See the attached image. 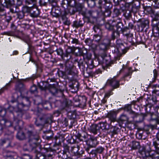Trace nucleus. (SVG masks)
<instances>
[{
	"label": "nucleus",
	"instance_id": "40",
	"mask_svg": "<svg viewBox=\"0 0 159 159\" xmlns=\"http://www.w3.org/2000/svg\"><path fill=\"white\" fill-rule=\"evenodd\" d=\"M4 157L5 159H15L13 156L10 153H7Z\"/></svg>",
	"mask_w": 159,
	"mask_h": 159
},
{
	"label": "nucleus",
	"instance_id": "14",
	"mask_svg": "<svg viewBox=\"0 0 159 159\" xmlns=\"http://www.w3.org/2000/svg\"><path fill=\"white\" fill-rule=\"evenodd\" d=\"M149 23V21L148 20L143 19L141 20L139 24L138 25V27L139 29H141V31H143L145 28L148 27Z\"/></svg>",
	"mask_w": 159,
	"mask_h": 159
},
{
	"label": "nucleus",
	"instance_id": "57",
	"mask_svg": "<svg viewBox=\"0 0 159 159\" xmlns=\"http://www.w3.org/2000/svg\"><path fill=\"white\" fill-rule=\"evenodd\" d=\"M107 98L104 97V98L101 100V103L103 104L106 103L107 102Z\"/></svg>",
	"mask_w": 159,
	"mask_h": 159
},
{
	"label": "nucleus",
	"instance_id": "50",
	"mask_svg": "<svg viewBox=\"0 0 159 159\" xmlns=\"http://www.w3.org/2000/svg\"><path fill=\"white\" fill-rule=\"evenodd\" d=\"M86 151L88 152V153H89V154H92V155H93V154L96 155V153H97L96 152V150H93L90 152H89V149H87Z\"/></svg>",
	"mask_w": 159,
	"mask_h": 159
},
{
	"label": "nucleus",
	"instance_id": "3",
	"mask_svg": "<svg viewBox=\"0 0 159 159\" xmlns=\"http://www.w3.org/2000/svg\"><path fill=\"white\" fill-rule=\"evenodd\" d=\"M123 71L126 72L121 79L118 80L117 79V76H115L113 78H110L107 80L105 84L104 87L107 86H109L112 88V89L114 90L115 89L119 88L120 86V82L122 80V79H124L125 77L129 76V78L131 77V75L133 71L131 67H124L120 70V72H122Z\"/></svg>",
	"mask_w": 159,
	"mask_h": 159
},
{
	"label": "nucleus",
	"instance_id": "48",
	"mask_svg": "<svg viewBox=\"0 0 159 159\" xmlns=\"http://www.w3.org/2000/svg\"><path fill=\"white\" fill-rule=\"evenodd\" d=\"M158 98H159L158 97H157V96H153L152 95V99L154 102V104H156L157 103V99Z\"/></svg>",
	"mask_w": 159,
	"mask_h": 159
},
{
	"label": "nucleus",
	"instance_id": "49",
	"mask_svg": "<svg viewBox=\"0 0 159 159\" xmlns=\"http://www.w3.org/2000/svg\"><path fill=\"white\" fill-rule=\"evenodd\" d=\"M90 130L91 131L93 134H95L97 133V130L95 127H94L93 126L91 127Z\"/></svg>",
	"mask_w": 159,
	"mask_h": 159
},
{
	"label": "nucleus",
	"instance_id": "46",
	"mask_svg": "<svg viewBox=\"0 0 159 159\" xmlns=\"http://www.w3.org/2000/svg\"><path fill=\"white\" fill-rule=\"evenodd\" d=\"M57 53L58 55L62 56L63 54V50L61 48H59L56 50Z\"/></svg>",
	"mask_w": 159,
	"mask_h": 159
},
{
	"label": "nucleus",
	"instance_id": "62",
	"mask_svg": "<svg viewBox=\"0 0 159 159\" xmlns=\"http://www.w3.org/2000/svg\"><path fill=\"white\" fill-rule=\"evenodd\" d=\"M35 125H36V126H39L41 125V124L38 123L37 120H36L35 122Z\"/></svg>",
	"mask_w": 159,
	"mask_h": 159
},
{
	"label": "nucleus",
	"instance_id": "52",
	"mask_svg": "<svg viewBox=\"0 0 159 159\" xmlns=\"http://www.w3.org/2000/svg\"><path fill=\"white\" fill-rule=\"evenodd\" d=\"M151 119L152 120H155L157 124H159V120L157 117H156L155 118H153L152 117Z\"/></svg>",
	"mask_w": 159,
	"mask_h": 159
},
{
	"label": "nucleus",
	"instance_id": "56",
	"mask_svg": "<svg viewBox=\"0 0 159 159\" xmlns=\"http://www.w3.org/2000/svg\"><path fill=\"white\" fill-rule=\"evenodd\" d=\"M85 42L86 44L89 45L90 42H91V40L90 39L88 38L85 40Z\"/></svg>",
	"mask_w": 159,
	"mask_h": 159
},
{
	"label": "nucleus",
	"instance_id": "23",
	"mask_svg": "<svg viewBox=\"0 0 159 159\" xmlns=\"http://www.w3.org/2000/svg\"><path fill=\"white\" fill-rule=\"evenodd\" d=\"M101 37L98 34L94 35L93 37V42H95L97 44H99L101 42Z\"/></svg>",
	"mask_w": 159,
	"mask_h": 159
},
{
	"label": "nucleus",
	"instance_id": "38",
	"mask_svg": "<svg viewBox=\"0 0 159 159\" xmlns=\"http://www.w3.org/2000/svg\"><path fill=\"white\" fill-rule=\"evenodd\" d=\"M17 18L19 19H22L24 17V13L22 11H20L17 13Z\"/></svg>",
	"mask_w": 159,
	"mask_h": 159
},
{
	"label": "nucleus",
	"instance_id": "59",
	"mask_svg": "<svg viewBox=\"0 0 159 159\" xmlns=\"http://www.w3.org/2000/svg\"><path fill=\"white\" fill-rule=\"evenodd\" d=\"M82 99L83 100V103L84 104L86 102V101H87L86 98L85 97V96H83L82 97Z\"/></svg>",
	"mask_w": 159,
	"mask_h": 159
},
{
	"label": "nucleus",
	"instance_id": "33",
	"mask_svg": "<svg viewBox=\"0 0 159 159\" xmlns=\"http://www.w3.org/2000/svg\"><path fill=\"white\" fill-rule=\"evenodd\" d=\"M152 21L154 22V21H156L158 20H159V13H155L154 12L153 13V16H152Z\"/></svg>",
	"mask_w": 159,
	"mask_h": 159
},
{
	"label": "nucleus",
	"instance_id": "34",
	"mask_svg": "<svg viewBox=\"0 0 159 159\" xmlns=\"http://www.w3.org/2000/svg\"><path fill=\"white\" fill-rule=\"evenodd\" d=\"M143 133L144 132L143 131H139L137 132L136 134V138L139 139H142Z\"/></svg>",
	"mask_w": 159,
	"mask_h": 159
},
{
	"label": "nucleus",
	"instance_id": "44",
	"mask_svg": "<svg viewBox=\"0 0 159 159\" xmlns=\"http://www.w3.org/2000/svg\"><path fill=\"white\" fill-rule=\"evenodd\" d=\"M99 47L101 49L105 50L107 48V44L105 43H102L99 45Z\"/></svg>",
	"mask_w": 159,
	"mask_h": 159
},
{
	"label": "nucleus",
	"instance_id": "37",
	"mask_svg": "<svg viewBox=\"0 0 159 159\" xmlns=\"http://www.w3.org/2000/svg\"><path fill=\"white\" fill-rule=\"evenodd\" d=\"M113 90L112 89L108 90L105 93L104 97L108 98L111 95L113 94V92H112Z\"/></svg>",
	"mask_w": 159,
	"mask_h": 159
},
{
	"label": "nucleus",
	"instance_id": "6",
	"mask_svg": "<svg viewBox=\"0 0 159 159\" xmlns=\"http://www.w3.org/2000/svg\"><path fill=\"white\" fill-rule=\"evenodd\" d=\"M1 4H2L7 8H9L10 11L12 13H15L18 11L16 6H13L15 4V0H1Z\"/></svg>",
	"mask_w": 159,
	"mask_h": 159
},
{
	"label": "nucleus",
	"instance_id": "43",
	"mask_svg": "<svg viewBox=\"0 0 159 159\" xmlns=\"http://www.w3.org/2000/svg\"><path fill=\"white\" fill-rule=\"evenodd\" d=\"M31 7H29L26 6H24L23 7V11L25 12H30Z\"/></svg>",
	"mask_w": 159,
	"mask_h": 159
},
{
	"label": "nucleus",
	"instance_id": "25",
	"mask_svg": "<svg viewBox=\"0 0 159 159\" xmlns=\"http://www.w3.org/2000/svg\"><path fill=\"white\" fill-rule=\"evenodd\" d=\"M95 13V12L94 11L89 10L86 11V14L88 18H89L90 17L94 18L95 17V16L94 15V14Z\"/></svg>",
	"mask_w": 159,
	"mask_h": 159
},
{
	"label": "nucleus",
	"instance_id": "36",
	"mask_svg": "<svg viewBox=\"0 0 159 159\" xmlns=\"http://www.w3.org/2000/svg\"><path fill=\"white\" fill-rule=\"evenodd\" d=\"M36 3V0H25V3L26 5L32 4L33 5H35Z\"/></svg>",
	"mask_w": 159,
	"mask_h": 159
},
{
	"label": "nucleus",
	"instance_id": "55",
	"mask_svg": "<svg viewBox=\"0 0 159 159\" xmlns=\"http://www.w3.org/2000/svg\"><path fill=\"white\" fill-rule=\"evenodd\" d=\"M16 4L17 6H20L22 4V2L21 0H16Z\"/></svg>",
	"mask_w": 159,
	"mask_h": 159
},
{
	"label": "nucleus",
	"instance_id": "60",
	"mask_svg": "<svg viewBox=\"0 0 159 159\" xmlns=\"http://www.w3.org/2000/svg\"><path fill=\"white\" fill-rule=\"evenodd\" d=\"M128 26L131 29H132L134 27V25L132 23H129Z\"/></svg>",
	"mask_w": 159,
	"mask_h": 159
},
{
	"label": "nucleus",
	"instance_id": "9",
	"mask_svg": "<svg viewBox=\"0 0 159 159\" xmlns=\"http://www.w3.org/2000/svg\"><path fill=\"white\" fill-rule=\"evenodd\" d=\"M121 32L123 35L126 38L128 41L132 44L133 43V34L130 33V29L128 28L125 27L122 29Z\"/></svg>",
	"mask_w": 159,
	"mask_h": 159
},
{
	"label": "nucleus",
	"instance_id": "20",
	"mask_svg": "<svg viewBox=\"0 0 159 159\" xmlns=\"http://www.w3.org/2000/svg\"><path fill=\"white\" fill-rule=\"evenodd\" d=\"M23 127L20 130H17L18 131L16 135L17 139L20 140H22L25 138V136L24 133L20 131Z\"/></svg>",
	"mask_w": 159,
	"mask_h": 159
},
{
	"label": "nucleus",
	"instance_id": "26",
	"mask_svg": "<svg viewBox=\"0 0 159 159\" xmlns=\"http://www.w3.org/2000/svg\"><path fill=\"white\" fill-rule=\"evenodd\" d=\"M116 31H117L120 33L122 30L123 24L121 22H119L116 25Z\"/></svg>",
	"mask_w": 159,
	"mask_h": 159
},
{
	"label": "nucleus",
	"instance_id": "24",
	"mask_svg": "<svg viewBox=\"0 0 159 159\" xmlns=\"http://www.w3.org/2000/svg\"><path fill=\"white\" fill-rule=\"evenodd\" d=\"M140 148V143L139 142L133 141L132 142V148L134 149H139Z\"/></svg>",
	"mask_w": 159,
	"mask_h": 159
},
{
	"label": "nucleus",
	"instance_id": "41",
	"mask_svg": "<svg viewBox=\"0 0 159 159\" xmlns=\"http://www.w3.org/2000/svg\"><path fill=\"white\" fill-rule=\"evenodd\" d=\"M68 5V2L67 0H63L62 1L61 5L63 8H65L67 7Z\"/></svg>",
	"mask_w": 159,
	"mask_h": 159
},
{
	"label": "nucleus",
	"instance_id": "5",
	"mask_svg": "<svg viewBox=\"0 0 159 159\" xmlns=\"http://www.w3.org/2000/svg\"><path fill=\"white\" fill-rule=\"evenodd\" d=\"M71 151L74 153V155L70 159H82V155L84 153V151L82 148L77 145L72 147Z\"/></svg>",
	"mask_w": 159,
	"mask_h": 159
},
{
	"label": "nucleus",
	"instance_id": "12",
	"mask_svg": "<svg viewBox=\"0 0 159 159\" xmlns=\"http://www.w3.org/2000/svg\"><path fill=\"white\" fill-rule=\"evenodd\" d=\"M152 32L154 36L156 37L159 36V22L155 23L152 21Z\"/></svg>",
	"mask_w": 159,
	"mask_h": 159
},
{
	"label": "nucleus",
	"instance_id": "35",
	"mask_svg": "<svg viewBox=\"0 0 159 159\" xmlns=\"http://www.w3.org/2000/svg\"><path fill=\"white\" fill-rule=\"evenodd\" d=\"M128 120L126 116L124 114L121 115L119 118V120L121 122H124Z\"/></svg>",
	"mask_w": 159,
	"mask_h": 159
},
{
	"label": "nucleus",
	"instance_id": "17",
	"mask_svg": "<svg viewBox=\"0 0 159 159\" xmlns=\"http://www.w3.org/2000/svg\"><path fill=\"white\" fill-rule=\"evenodd\" d=\"M30 13L33 17H37L40 14L39 11L37 8L32 7Z\"/></svg>",
	"mask_w": 159,
	"mask_h": 159
},
{
	"label": "nucleus",
	"instance_id": "61",
	"mask_svg": "<svg viewBox=\"0 0 159 159\" xmlns=\"http://www.w3.org/2000/svg\"><path fill=\"white\" fill-rule=\"evenodd\" d=\"M65 24L66 25H69L70 24V22L69 20H67L65 21Z\"/></svg>",
	"mask_w": 159,
	"mask_h": 159
},
{
	"label": "nucleus",
	"instance_id": "58",
	"mask_svg": "<svg viewBox=\"0 0 159 159\" xmlns=\"http://www.w3.org/2000/svg\"><path fill=\"white\" fill-rule=\"evenodd\" d=\"M125 108L126 109H127L128 110H130L131 108V105L130 104H128L127 105L125 106Z\"/></svg>",
	"mask_w": 159,
	"mask_h": 159
},
{
	"label": "nucleus",
	"instance_id": "2",
	"mask_svg": "<svg viewBox=\"0 0 159 159\" xmlns=\"http://www.w3.org/2000/svg\"><path fill=\"white\" fill-rule=\"evenodd\" d=\"M27 134L29 139V147L28 148H25V145L24 149L25 151H32L36 153V157H38V155L39 154V152L38 149L39 148V147L37 142L40 139L39 134L33 128L31 130H28Z\"/></svg>",
	"mask_w": 159,
	"mask_h": 159
},
{
	"label": "nucleus",
	"instance_id": "18",
	"mask_svg": "<svg viewBox=\"0 0 159 159\" xmlns=\"http://www.w3.org/2000/svg\"><path fill=\"white\" fill-rule=\"evenodd\" d=\"M157 139L153 142V145L155 148V150L157 153H159V134L157 135Z\"/></svg>",
	"mask_w": 159,
	"mask_h": 159
},
{
	"label": "nucleus",
	"instance_id": "16",
	"mask_svg": "<svg viewBox=\"0 0 159 159\" xmlns=\"http://www.w3.org/2000/svg\"><path fill=\"white\" fill-rule=\"evenodd\" d=\"M152 88L154 89L152 91V95L156 96L159 98V85L157 84L153 85Z\"/></svg>",
	"mask_w": 159,
	"mask_h": 159
},
{
	"label": "nucleus",
	"instance_id": "31",
	"mask_svg": "<svg viewBox=\"0 0 159 159\" xmlns=\"http://www.w3.org/2000/svg\"><path fill=\"white\" fill-rule=\"evenodd\" d=\"M106 29L109 30H113L114 27V25L111 24L109 22L106 23L105 25Z\"/></svg>",
	"mask_w": 159,
	"mask_h": 159
},
{
	"label": "nucleus",
	"instance_id": "15",
	"mask_svg": "<svg viewBox=\"0 0 159 159\" xmlns=\"http://www.w3.org/2000/svg\"><path fill=\"white\" fill-rule=\"evenodd\" d=\"M89 135L86 133H84L83 135H81L80 137L78 138L76 141L77 142H80V144L82 143L84 141L87 142L89 140Z\"/></svg>",
	"mask_w": 159,
	"mask_h": 159
},
{
	"label": "nucleus",
	"instance_id": "10",
	"mask_svg": "<svg viewBox=\"0 0 159 159\" xmlns=\"http://www.w3.org/2000/svg\"><path fill=\"white\" fill-rule=\"evenodd\" d=\"M107 116L110 120V125L114 128V131H116L118 129L114 125L112 124V122L114 123L116 120V113L114 111H111L107 113Z\"/></svg>",
	"mask_w": 159,
	"mask_h": 159
},
{
	"label": "nucleus",
	"instance_id": "28",
	"mask_svg": "<svg viewBox=\"0 0 159 159\" xmlns=\"http://www.w3.org/2000/svg\"><path fill=\"white\" fill-rule=\"evenodd\" d=\"M139 153L142 155L143 157H147L149 155L148 152H147L145 148H143L142 150L139 151Z\"/></svg>",
	"mask_w": 159,
	"mask_h": 159
},
{
	"label": "nucleus",
	"instance_id": "7",
	"mask_svg": "<svg viewBox=\"0 0 159 159\" xmlns=\"http://www.w3.org/2000/svg\"><path fill=\"white\" fill-rule=\"evenodd\" d=\"M82 8V5L80 4H76L74 6H70L65 10L66 14H74L76 12L81 11Z\"/></svg>",
	"mask_w": 159,
	"mask_h": 159
},
{
	"label": "nucleus",
	"instance_id": "22",
	"mask_svg": "<svg viewBox=\"0 0 159 159\" xmlns=\"http://www.w3.org/2000/svg\"><path fill=\"white\" fill-rule=\"evenodd\" d=\"M120 32L116 30L113 31L111 34V39L114 40L116 39H117L120 37Z\"/></svg>",
	"mask_w": 159,
	"mask_h": 159
},
{
	"label": "nucleus",
	"instance_id": "42",
	"mask_svg": "<svg viewBox=\"0 0 159 159\" xmlns=\"http://www.w3.org/2000/svg\"><path fill=\"white\" fill-rule=\"evenodd\" d=\"M30 92L32 93H35L37 92V89L36 86L33 85L31 87L30 89Z\"/></svg>",
	"mask_w": 159,
	"mask_h": 159
},
{
	"label": "nucleus",
	"instance_id": "63",
	"mask_svg": "<svg viewBox=\"0 0 159 159\" xmlns=\"http://www.w3.org/2000/svg\"><path fill=\"white\" fill-rule=\"evenodd\" d=\"M18 52L16 51H14L13 52V55H16L18 54Z\"/></svg>",
	"mask_w": 159,
	"mask_h": 159
},
{
	"label": "nucleus",
	"instance_id": "21",
	"mask_svg": "<svg viewBox=\"0 0 159 159\" xmlns=\"http://www.w3.org/2000/svg\"><path fill=\"white\" fill-rule=\"evenodd\" d=\"M65 107L64 108L65 110L68 112H71V108L72 107L71 104V102L70 101H66L65 103Z\"/></svg>",
	"mask_w": 159,
	"mask_h": 159
},
{
	"label": "nucleus",
	"instance_id": "53",
	"mask_svg": "<svg viewBox=\"0 0 159 159\" xmlns=\"http://www.w3.org/2000/svg\"><path fill=\"white\" fill-rule=\"evenodd\" d=\"M25 41L29 45L30 43V40L29 37H27L26 39H24Z\"/></svg>",
	"mask_w": 159,
	"mask_h": 159
},
{
	"label": "nucleus",
	"instance_id": "39",
	"mask_svg": "<svg viewBox=\"0 0 159 159\" xmlns=\"http://www.w3.org/2000/svg\"><path fill=\"white\" fill-rule=\"evenodd\" d=\"M104 150V148L102 146H99L96 148V151L97 153L100 154L103 152Z\"/></svg>",
	"mask_w": 159,
	"mask_h": 159
},
{
	"label": "nucleus",
	"instance_id": "11",
	"mask_svg": "<svg viewBox=\"0 0 159 159\" xmlns=\"http://www.w3.org/2000/svg\"><path fill=\"white\" fill-rule=\"evenodd\" d=\"M130 114L131 115V117L136 122H140L142 121L144 119V117L133 111H131Z\"/></svg>",
	"mask_w": 159,
	"mask_h": 159
},
{
	"label": "nucleus",
	"instance_id": "19",
	"mask_svg": "<svg viewBox=\"0 0 159 159\" xmlns=\"http://www.w3.org/2000/svg\"><path fill=\"white\" fill-rule=\"evenodd\" d=\"M48 84H50L42 82L38 84V86L41 90L46 91L48 89Z\"/></svg>",
	"mask_w": 159,
	"mask_h": 159
},
{
	"label": "nucleus",
	"instance_id": "45",
	"mask_svg": "<svg viewBox=\"0 0 159 159\" xmlns=\"http://www.w3.org/2000/svg\"><path fill=\"white\" fill-rule=\"evenodd\" d=\"M73 52L72 48L69 46H67L66 50V52L70 54Z\"/></svg>",
	"mask_w": 159,
	"mask_h": 159
},
{
	"label": "nucleus",
	"instance_id": "30",
	"mask_svg": "<svg viewBox=\"0 0 159 159\" xmlns=\"http://www.w3.org/2000/svg\"><path fill=\"white\" fill-rule=\"evenodd\" d=\"M102 73V71L99 69H98L95 70V71H92L91 72L90 74L92 76H96L98 74H101Z\"/></svg>",
	"mask_w": 159,
	"mask_h": 159
},
{
	"label": "nucleus",
	"instance_id": "47",
	"mask_svg": "<svg viewBox=\"0 0 159 159\" xmlns=\"http://www.w3.org/2000/svg\"><path fill=\"white\" fill-rule=\"evenodd\" d=\"M113 12L115 16H118L120 14V11L117 9H114Z\"/></svg>",
	"mask_w": 159,
	"mask_h": 159
},
{
	"label": "nucleus",
	"instance_id": "54",
	"mask_svg": "<svg viewBox=\"0 0 159 159\" xmlns=\"http://www.w3.org/2000/svg\"><path fill=\"white\" fill-rule=\"evenodd\" d=\"M79 41L78 40L75 38H72V40L71 41V43H76L78 44Z\"/></svg>",
	"mask_w": 159,
	"mask_h": 159
},
{
	"label": "nucleus",
	"instance_id": "32",
	"mask_svg": "<svg viewBox=\"0 0 159 159\" xmlns=\"http://www.w3.org/2000/svg\"><path fill=\"white\" fill-rule=\"evenodd\" d=\"M81 22V21L80 20L79 21H75L73 22V26L76 28L82 26L83 25Z\"/></svg>",
	"mask_w": 159,
	"mask_h": 159
},
{
	"label": "nucleus",
	"instance_id": "51",
	"mask_svg": "<svg viewBox=\"0 0 159 159\" xmlns=\"http://www.w3.org/2000/svg\"><path fill=\"white\" fill-rule=\"evenodd\" d=\"M6 140L5 139H2L0 140V145H3L4 144L6 143Z\"/></svg>",
	"mask_w": 159,
	"mask_h": 159
},
{
	"label": "nucleus",
	"instance_id": "27",
	"mask_svg": "<svg viewBox=\"0 0 159 159\" xmlns=\"http://www.w3.org/2000/svg\"><path fill=\"white\" fill-rule=\"evenodd\" d=\"M153 77L152 78V81H150V83H153L155 82L158 76L157 71L156 69H155L153 70Z\"/></svg>",
	"mask_w": 159,
	"mask_h": 159
},
{
	"label": "nucleus",
	"instance_id": "4",
	"mask_svg": "<svg viewBox=\"0 0 159 159\" xmlns=\"http://www.w3.org/2000/svg\"><path fill=\"white\" fill-rule=\"evenodd\" d=\"M71 56L70 54L66 52L63 53L61 57L63 60H66L65 63V71L66 74L73 76L77 73V70L75 66H74L73 63L70 61Z\"/></svg>",
	"mask_w": 159,
	"mask_h": 159
},
{
	"label": "nucleus",
	"instance_id": "8",
	"mask_svg": "<svg viewBox=\"0 0 159 159\" xmlns=\"http://www.w3.org/2000/svg\"><path fill=\"white\" fill-rule=\"evenodd\" d=\"M117 48L114 50L115 52L120 55L125 54L126 52L125 47L124 46L122 41L120 39H117L116 41Z\"/></svg>",
	"mask_w": 159,
	"mask_h": 159
},
{
	"label": "nucleus",
	"instance_id": "64",
	"mask_svg": "<svg viewBox=\"0 0 159 159\" xmlns=\"http://www.w3.org/2000/svg\"><path fill=\"white\" fill-rule=\"evenodd\" d=\"M107 12H108V14L107 15V16H110V15L111 14V12L109 10H108L107 11Z\"/></svg>",
	"mask_w": 159,
	"mask_h": 159
},
{
	"label": "nucleus",
	"instance_id": "29",
	"mask_svg": "<svg viewBox=\"0 0 159 159\" xmlns=\"http://www.w3.org/2000/svg\"><path fill=\"white\" fill-rule=\"evenodd\" d=\"M2 5L0 6V15L1 16H4L6 15V12L4 9L5 6H4L2 4Z\"/></svg>",
	"mask_w": 159,
	"mask_h": 159
},
{
	"label": "nucleus",
	"instance_id": "13",
	"mask_svg": "<svg viewBox=\"0 0 159 159\" xmlns=\"http://www.w3.org/2000/svg\"><path fill=\"white\" fill-rule=\"evenodd\" d=\"M56 84H54L48 85V89L52 95L55 96H57V94L58 93V90L56 88Z\"/></svg>",
	"mask_w": 159,
	"mask_h": 159
},
{
	"label": "nucleus",
	"instance_id": "1",
	"mask_svg": "<svg viewBox=\"0 0 159 159\" xmlns=\"http://www.w3.org/2000/svg\"><path fill=\"white\" fill-rule=\"evenodd\" d=\"M6 112V109L0 107V135L2 134L3 129L6 127L12 126L15 130H20L24 125V122L20 120L23 116L22 110L13 113L14 120L12 123L4 119Z\"/></svg>",
	"mask_w": 159,
	"mask_h": 159
}]
</instances>
